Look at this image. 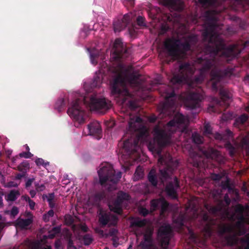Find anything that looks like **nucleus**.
Instances as JSON below:
<instances>
[{
  "mask_svg": "<svg viewBox=\"0 0 249 249\" xmlns=\"http://www.w3.org/2000/svg\"><path fill=\"white\" fill-rule=\"evenodd\" d=\"M186 123L187 119L185 117L180 113H177L173 119L166 124L164 129L160 128L158 125L154 128V141L148 143V148L150 151L159 156V162L165 164L162 168L160 169L159 174V178L163 184L168 179L170 178L174 168L171 165L173 159L171 156L168 157V161H167L161 155L162 149L170 144L171 135L178 128L182 127V131L186 129Z\"/></svg>",
  "mask_w": 249,
  "mask_h": 249,
  "instance_id": "f03ea898",
  "label": "nucleus"
},
{
  "mask_svg": "<svg viewBox=\"0 0 249 249\" xmlns=\"http://www.w3.org/2000/svg\"><path fill=\"white\" fill-rule=\"evenodd\" d=\"M224 45L222 42L217 40L215 47L212 46H206L204 50V54L196 58V62L202 67L200 69V73L198 76L192 77L194 73V69L189 63H182L179 66L178 73L174 74L170 80L173 85H180L189 82L190 85L199 84L204 80L203 74L208 71L214 64L213 59L219 49H222Z\"/></svg>",
  "mask_w": 249,
  "mask_h": 249,
  "instance_id": "20e7f679",
  "label": "nucleus"
},
{
  "mask_svg": "<svg viewBox=\"0 0 249 249\" xmlns=\"http://www.w3.org/2000/svg\"><path fill=\"white\" fill-rule=\"evenodd\" d=\"M243 143L247 146L246 147V151L247 154L249 155V140L247 139H243Z\"/></svg>",
  "mask_w": 249,
  "mask_h": 249,
  "instance_id": "774afa93",
  "label": "nucleus"
},
{
  "mask_svg": "<svg viewBox=\"0 0 249 249\" xmlns=\"http://www.w3.org/2000/svg\"><path fill=\"white\" fill-rule=\"evenodd\" d=\"M89 134L99 137L102 133V129L100 123L98 122H93L87 126Z\"/></svg>",
  "mask_w": 249,
  "mask_h": 249,
  "instance_id": "aec40b11",
  "label": "nucleus"
},
{
  "mask_svg": "<svg viewBox=\"0 0 249 249\" xmlns=\"http://www.w3.org/2000/svg\"><path fill=\"white\" fill-rule=\"evenodd\" d=\"M244 208L242 205H239L236 209V212L238 213L236 215V219L238 221H246L245 218L243 215Z\"/></svg>",
  "mask_w": 249,
  "mask_h": 249,
  "instance_id": "72a5a7b5",
  "label": "nucleus"
},
{
  "mask_svg": "<svg viewBox=\"0 0 249 249\" xmlns=\"http://www.w3.org/2000/svg\"><path fill=\"white\" fill-rule=\"evenodd\" d=\"M211 178L213 180L219 181L222 178V176L219 174L213 173L211 174Z\"/></svg>",
  "mask_w": 249,
  "mask_h": 249,
  "instance_id": "13d9d810",
  "label": "nucleus"
},
{
  "mask_svg": "<svg viewBox=\"0 0 249 249\" xmlns=\"http://www.w3.org/2000/svg\"><path fill=\"white\" fill-rule=\"evenodd\" d=\"M35 163L37 166H42L45 168L49 164V162L48 161L45 162L42 158L36 159L35 160Z\"/></svg>",
  "mask_w": 249,
  "mask_h": 249,
  "instance_id": "49530a36",
  "label": "nucleus"
},
{
  "mask_svg": "<svg viewBox=\"0 0 249 249\" xmlns=\"http://www.w3.org/2000/svg\"><path fill=\"white\" fill-rule=\"evenodd\" d=\"M104 192H99L91 196L89 198V203L93 206L99 207L101 201L105 198Z\"/></svg>",
  "mask_w": 249,
  "mask_h": 249,
  "instance_id": "412c9836",
  "label": "nucleus"
},
{
  "mask_svg": "<svg viewBox=\"0 0 249 249\" xmlns=\"http://www.w3.org/2000/svg\"><path fill=\"white\" fill-rule=\"evenodd\" d=\"M65 222L68 226H71V229L74 231H77V225L74 224V219L71 215H67L65 216Z\"/></svg>",
  "mask_w": 249,
  "mask_h": 249,
  "instance_id": "a878e982",
  "label": "nucleus"
},
{
  "mask_svg": "<svg viewBox=\"0 0 249 249\" xmlns=\"http://www.w3.org/2000/svg\"><path fill=\"white\" fill-rule=\"evenodd\" d=\"M184 221L185 215L183 214H179L174 221L179 226L182 227L184 225Z\"/></svg>",
  "mask_w": 249,
  "mask_h": 249,
  "instance_id": "ea45409f",
  "label": "nucleus"
},
{
  "mask_svg": "<svg viewBox=\"0 0 249 249\" xmlns=\"http://www.w3.org/2000/svg\"><path fill=\"white\" fill-rule=\"evenodd\" d=\"M215 13V10H208L204 13V17L208 23L202 33V36L204 40L208 42L206 46L215 47L217 40L221 41L224 45L223 48L219 49L214 56V64L212 66L213 69L210 73L212 89L213 90L217 91L219 83L222 78L230 77L234 71V69L230 67L224 70L221 69L219 66L221 63L219 59H225L229 62L235 58L243 50L249 46V40L244 42L242 41L226 47L224 40L215 31L217 27Z\"/></svg>",
  "mask_w": 249,
  "mask_h": 249,
  "instance_id": "f257e3e1",
  "label": "nucleus"
},
{
  "mask_svg": "<svg viewBox=\"0 0 249 249\" xmlns=\"http://www.w3.org/2000/svg\"><path fill=\"white\" fill-rule=\"evenodd\" d=\"M193 142L196 144H200L203 142V138L197 133H194L192 134Z\"/></svg>",
  "mask_w": 249,
  "mask_h": 249,
  "instance_id": "c9c22d12",
  "label": "nucleus"
},
{
  "mask_svg": "<svg viewBox=\"0 0 249 249\" xmlns=\"http://www.w3.org/2000/svg\"><path fill=\"white\" fill-rule=\"evenodd\" d=\"M147 179L150 184L153 187H157L158 185V178L155 169L150 170L147 175Z\"/></svg>",
  "mask_w": 249,
  "mask_h": 249,
  "instance_id": "b1692460",
  "label": "nucleus"
},
{
  "mask_svg": "<svg viewBox=\"0 0 249 249\" xmlns=\"http://www.w3.org/2000/svg\"><path fill=\"white\" fill-rule=\"evenodd\" d=\"M160 206L161 208V211L162 213L165 212L168 208L169 203L163 198H161Z\"/></svg>",
  "mask_w": 249,
  "mask_h": 249,
  "instance_id": "c03bdc74",
  "label": "nucleus"
},
{
  "mask_svg": "<svg viewBox=\"0 0 249 249\" xmlns=\"http://www.w3.org/2000/svg\"><path fill=\"white\" fill-rule=\"evenodd\" d=\"M140 213L143 216H146L149 213V211L145 208H142L140 210Z\"/></svg>",
  "mask_w": 249,
  "mask_h": 249,
  "instance_id": "e2e57ef3",
  "label": "nucleus"
},
{
  "mask_svg": "<svg viewBox=\"0 0 249 249\" xmlns=\"http://www.w3.org/2000/svg\"><path fill=\"white\" fill-rule=\"evenodd\" d=\"M233 137L232 132L229 129H227L223 133H215L214 135V138L217 140L228 141Z\"/></svg>",
  "mask_w": 249,
  "mask_h": 249,
  "instance_id": "4be33fe9",
  "label": "nucleus"
},
{
  "mask_svg": "<svg viewBox=\"0 0 249 249\" xmlns=\"http://www.w3.org/2000/svg\"><path fill=\"white\" fill-rule=\"evenodd\" d=\"M82 104L87 105L92 110H97L104 112L111 107V102L105 98H98L96 95H92L88 103L85 98L82 100L76 99L73 101L69 107L67 113L72 118L77 121L79 124L85 123L86 112L82 109Z\"/></svg>",
  "mask_w": 249,
  "mask_h": 249,
  "instance_id": "39448f33",
  "label": "nucleus"
},
{
  "mask_svg": "<svg viewBox=\"0 0 249 249\" xmlns=\"http://www.w3.org/2000/svg\"><path fill=\"white\" fill-rule=\"evenodd\" d=\"M18 209L16 206H14L11 209L10 214L11 216L14 217L18 214Z\"/></svg>",
  "mask_w": 249,
  "mask_h": 249,
  "instance_id": "052dcab7",
  "label": "nucleus"
},
{
  "mask_svg": "<svg viewBox=\"0 0 249 249\" xmlns=\"http://www.w3.org/2000/svg\"><path fill=\"white\" fill-rule=\"evenodd\" d=\"M153 233V230L147 228L143 234V241L140 243V246L142 249H150L152 246L153 239L152 235Z\"/></svg>",
  "mask_w": 249,
  "mask_h": 249,
  "instance_id": "a211bd4d",
  "label": "nucleus"
},
{
  "mask_svg": "<svg viewBox=\"0 0 249 249\" xmlns=\"http://www.w3.org/2000/svg\"><path fill=\"white\" fill-rule=\"evenodd\" d=\"M129 107L132 110H135L138 107L136 102L134 101L130 100L128 103Z\"/></svg>",
  "mask_w": 249,
  "mask_h": 249,
  "instance_id": "4d7b16f0",
  "label": "nucleus"
},
{
  "mask_svg": "<svg viewBox=\"0 0 249 249\" xmlns=\"http://www.w3.org/2000/svg\"><path fill=\"white\" fill-rule=\"evenodd\" d=\"M54 247L55 249H62V243L60 239H57L55 241Z\"/></svg>",
  "mask_w": 249,
  "mask_h": 249,
  "instance_id": "0e129e2a",
  "label": "nucleus"
},
{
  "mask_svg": "<svg viewBox=\"0 0 249 249\" xmlns=\"http://www.w3.org/2000/svg\"><path fill=\"white\" fill-rule=\"evenodd\" d=\"M19 156L20 158L28 159L31 158L32 157H33V154H32L30 151L22 152L19 154Z\"/></svg>",
  "mask_w": 249,
  "mask_h": 249,
  "instance_id": "603ef678",
  "label": "nucleus"
},
{
  "mask_svg": "<svg viewBox=\"0 0 249 249\" xmlns=\"http://www.w3.org/2000/svg\"><path fill=\"white\" fill-rule=\"evenodd\" d=\"M221 203L222 202L217 206L208 207L206 208L210 213L213 214H216L222 210Z\"/></svg>",
  "mask_w": 249,
  "mask_h": 249,
  "instance_id": "f704fd0d",
  "label": "nucleus"
},
{
  "mask_svg": "<svg viewBox=\"0 0 249 249\" xmlns=\"http://www.w3.org/2000/svg\"><path fill=\"white\" fill-rule=\"evenodd\" d=\"M131 20V18L130 16L127 14H125L123 18L121 20V21L123 22V25L122 28H126V27L128 25Z\"/></svg>",
  "mask_w": 249,
  "mask_h": 249,
  "instance_id": "a18cd8bd",
  "label": "nucleus"
},
{
  "mask_svg": "<svg viewBox=\"0 0 249 249\" xmlns=\"http://www.w3.org/2000/svg\"><path fill=\"white\" fill-rule=\"evenodd\" d=\"M43 240L26 239L20 245L15 246L13 249H52L51 246L42 244Z\"/></svg>",
  "mask_w": 249,
  "mask_h": 249,
  "instance_id": "ddd939ff",
  "label": "nucleus"
},
{
  "mask_svg": "<svg viewBox=\"0 0 249 249\" xmlns=\"http://www.w3.org/2000/svg\"><path fill=\"white\" fill-rule=\"evenodd\" d=\"M163 5L166 6L172 7L176 4L175 0H163Z\"/></svg>",
  "mask_w": 249,
  "mask_h": 249,
  "instance_id": "3c124183",
  "label": "nucleus"
},
{
  "mask_svg": "<svg viewBox=\"0 0 249 249\" xmlns=\"http://www.w3.org/2000/svg\"><path fill=\"white\" fill-rule=\"evenodd\" d=\"M184 41L181 42L179 39H168L164 42V47L168 54L174 58L178 57L180 54H185L191 50V44H195L197 40L196 35H190L182 37Z\"/></svg>",
  "mask_w": 249,
  "mask_h": 249,
  "instance_id": "0eeeda50",
  "label": "nucleus"
},
{
  "mask_svg": "<svg viewBox=\"0 0 249 249\" xmlns=\"http://www.w3.org/2000/svg\"><path fill=\"white\" fill-rule=\"evenodd\" d=\"M139 139L126 140L124 141L123 148L126 153L131 155L136 152L139 147Z\"/></svg>",
  "mask_w": 249,
  "mask_h": 249,
  "instance_id": "f3484780",
  "label": "nucleus"
},
{
  "mask_svg": "<svg viewBox=\"0 0 249 249\" xmlns=\"http://www.w3.org/2000/svg\"><path fill=\"white\" fill-rule=\"evenodd\" d=\"M180 188V181L177 177H174L173 180L166 183L165 192L167 195L173 199L178 197L177 191Z\"/></svg>",
  "mask_w": 249,
  "mask_h": 249,
  "instance_id": "dca6fc26",
  "label": "nucleus"
},
{
  "mask_svg": "<svg viewBox=\"0 0 249 249\" xmlns=\"http://www.w3.org/2000/svg\"><path fill=\"white\" fill-rule=\"evenodd\" d=\"M77 230H81L83 232H86L88 231L89 228L85 224H80L77 225Z\"/></svg>",
  "mask_w": 249,
  "mask_h": 249,
  "instance_id": "5fc2aeb1",
  "label": "nucleus"
},
{
  "mask_svg": "<svg viewBox=\"0 0 249 249\" xmlns=\"http://www.w3.org/2000/svg\"><path fill=\"white\" fill-rule=\"evenodd\" d=\"M198 2L203 7L215 6L217 4V0H198Z\"/></svg>",
  "mask_w": 249,
  "mask_h": 249,
  "instance_id": "c85d7f7f",
  "label": "nucleus"
},
{
  "mask_svg": "<svg viewBox=\"0 0 249 249\" xmlns=\"http://www.w3.org/2000/svg\"><path fill=\"white\" fill-rule=\"evenodd\" d=\"M35 185L36 189L37 192H42L45 189V186L44 184H39L37 182H35Z\"/></svg>",
  "mask_w": 249,
  "mask_h": 249,
  "instance_id": "6e6d98bb",
  "label": "nucleus"
},
{
  "mask_svg": "<svg viewBox=\"0 0 249 249\" xmlns=\"http://www.w3.org/2000/svg\"><path fill=\"white\" fill-rule=\"evenodd\" d=\"M219 94L222 100L226 101L231 98V93L225 89H221L219 91Z\"/></svg>",
  "mask_w": 249,
  "mask_h": 249,
  "instance_id": "c756f323",
  "label": "nucleus"
},
{
  "mask_svg": "<svg viewBox=\"0 0 249 249\" xmlns=\"http://www.w3.org/2000/svg\"><path fill=\"white\" fill-rule=\"evenodd\" d=\"M204 134L205 135H212L214 137V134L212 133V128L209 124H206L204 125Z\"/></svg>",
  "mask_w": 249,
  "mask_h": 249,
  "instance_id": "37998d69",
  "label": "nucleus"
},
{
  "mask_svg": "<svg viewBox=\"0 0 249 249\" xmlns=\"http://www.w3.org/2000/svg\"><path fill=\"white\" fill-rule=\"evenodd\" d=\"M111 219L116 221L117 218L114 215H112L109 213L100 210L99 213V222L102 227H105L110 221Z\"/></svg>",
  "mask_w": 249,
  "mask_h": 249,
  "instance_id": "6ab92c4d",
  "label": "nucleus"
},
{
  "mask_svg": "<svg viewBox=\"0 0 249 249\" xmlns=\"http://www.w3.org/2000/svg\"><path fill=\"white\" fill-rule=\"evenodd\" d=\"M245 223L244 221L237 220L235 226L230 224H220L218 226V233L225 245L232 246L237 244V236L243 235L246 232Z\"/></svg>",
  "mask_w": 249,
  "mask_h": 249,
  "instance_id": "423d86ee",
  "label": "nucleus"
},
{
  "mask_svg": "<svg viewBox=\"0 0 249 249\" xmlns=\"http://www.w3.org/2000/svg\"><path fill=\"white\" fill-rule=\"evenodd\" d=\"M164 88L161 95L164 97L165 102L160 104L158 107V118L161 119L172 116L175 109L176 94L174 89L169 86H165Z\"/></svg>",
  "mask_w": 249,
  "mask_h": 249,
  "instance_id": "6e6552de",
  "label": "nucleus"
},
{
  "mask_svg": "<svg viewBox=\"0 0 249 249\" xmlns=\"http://www.w3.org/2000/svg\"><path fill=\"white\" fill-rule=\"evenodd\" d=\"M123 22L121 21L120 20H118L114 23L113 26L115 32H119L125 28H122V26L123 25Z\"/></svg>",
  "mask_w": 249,
  "mask_h": 249,
  "instance_id": "58836bf2",
  "label": "nucleus"
},
{
  "mask_svg": "<svg viewBox=\"0 0 249 249\" xmlns=\"http://www.w3.org/2000/svg\"><path fill=\"white\" fill-rule=\"evenodd\" d=\"M172 236V229L170 225L162 226L159 229L157 239L163 249H167Z\"/></svg>",
  "mask_w": 249,
  "mask_h": 249,
  "instance_id": "9d476101",
  "label": "nucleus"
},
{
  "mask_svg": "<svg viewBox=\"0 0 249 249\" xmlns=\"http://www.w3.org/2000/svg\"><path fill=\"white\" fill-rule=\"evenodd\" d=\"M130 196L127 193L122 191H119L116 199L111 204L109 205V208L111 211L121 214L123 212L122 204L124 201H128L130 199Z\"/></svg>",
  "mask_w": 249,
  "mask_h": 249,
  "instance_id": "f8f14e48",
  "label": "nucleus"
},
{
  "mask_svg": "<svg viewBox=\"0 0 249 249\" xmlns=\"http://www.w3.org/2000/svg\"><path fill=\"white\" fill-rule=\"evenodd\" d=\"M100 183L102 186H106L107 181L116 184L121 178L122 173H116L111 165L106 164L98 171Z\"/></svg>",
  "mask_w": 249,
  "mask_h": 249,
  "instance_id": "1a4fd4ad",
  "label": "nucleus"
},
{
  "mask_svg": "<svg viewBox=\"0 0 249 249\" xmlns=\"http://www.w3.org/2000/svg\"><path fill=\"white\" fill-rule=\"evenodd\" d=\"M19 195V193L18 191L12 190L7 195V200L12 201H15L17 198V196Z\"/></svg>",
  "mask_w": 249,
  "mask_h": 249,
  "instance_id": "4c0bfd02",
  "label": "nucleus"
},
{
  "mask_svg": "<svg viewBox=\"0 0 249 249\" xmlns=\"http://www.w3.org/2000/svg\"><path fill=\"white\" fill-rule=\"evenodd\" d=\"M17 168L19 171L26 173L27 170L30 168L29 163L28 161L24 160L18 166Z\"/></svg>",
  "mask_w": 249,
  "mask_h": 249,
  "instance_id": "2f4dec72",
  "label": "nucleus"
},
{
  "mask_svg": "<svg viewBox=\"0 0 249 249\" xmlns=\"http://www.w3.org/2000/svg\"><path fill=\"white\" fill-rule=\"evenodd\" d=\"M160 200H161V198L156 199H152L151 200V201H150L151 207L154 211L158 209L159 207L160 206V201H161Z\"/></svg>",
  "mask_w": 249,
  "mask_h": 249,
  "instance_id": "79ce46f5",
  "label": "nucleus"
},
{
  "mask_svg": "<svg viewBox=\"0 0 249 249\" xmlns=\"http://www.w3.org/2000/svg\"><path fill=\"white\" fill-rule=\"evenodd\" d=\"M204 230L209 236L211 235L212 233V228L210 225H207L206 227L204 228Z\"/></svg>",
  "mask_w": 249,
  "mask_h": 249,
  "instance_id": "338daca9",
  "label": "nucleus"
},
{
  "mask_svg": "<svg viewBox=\"0 0 249 249\" xmlns=\"http://www.w3.org/2000/svg\"><path fill=\"white\" fill-rule=\"evenodd\" d=\"M137 24L139 26L146 27V25L145 22V18L142 16H138L136 19Z\"/></svg>",
  "mask_w": 249,
  "mask_h": 249,
  "instance_id": "8fccbe9b",
  "label": "nucleus"
},
{
  "mask_svg": "<svg viewBox=\"0 0 249 249\" xmlns=\"http://www.w3.org/2000/svg\"><path fill=\"white\" fill-rule=\"evenodd\" d=\"M242 244L238 249H249V234H246L241 239Z\"/></svg>",
  "mask_w": 249,
  "mask_h": 249,
  "instance_id": "7c9ffc66",
  "label": "nucleus"
},
{
  "mask_svg": "<svg viewBox=\"0 0 249 249\" xmlns=\"http://www.w3.org/2000/svg\"><path fill=\"white\" fill-rule=\"evenodd\" d=\"M213 152V149L211 148L209 150L200 149V154L196 152H192L190 153L189 162L195 167L200 168L203 164V158L201 155L206 158H210L212 156V154Z\"/></svg>",
  "mask_w": 249,
  "mask_h": 249,
  "instance_id": "9b49d317",
  "label": "nucleus"
},
{
  "mask_svg": "<svg viewBox=\"0 0 249 249\" xmlns=\"http://www.w3.org/2000/svg\"><path fill=\"white\" fill-rule=\"evenodd\" d=\"M56 234H54V233L52 231H49L48 235L43 236V240H46L47 238L53 239V238Z\"/></svg>",
  "mask_w": 249,
  "mask_h": 249,
  "instance_id": "680f3d73",
  "label": "nucleus"
},
{
  "mask_svg": "<svg viewBox=\"0 0 249 249\" xmlns=\"http://www.w3.org/2000/svg\"><path fill=\"white\" fill-rule=\"evenodd\" d=\"M33 222L31 218L22 219L18 218L15 222V225L17 227L21 229H26Z\"/></svg>",
  "mask_w": 249,
  "mask_h": 249,
  "instance_id": "5701e85b",
  "label": "nucleus"
},
{
  "mask_svg": "<svg viewBox=\"0 0 249 249\" xmlns=\"http://www.w3.org/2000/svg\"><path fill=\"white\" fill-rule=\"evenodd\" d=\"M78 239L79 240H82L84 242V244L85 246L89 245L93 241V238L89 234H86L84 236L78 235Z\"/></svg>",
  "mask_w": 249,
  "mask_h": 249,
  "instance_id": "bb28decb",
  "label": "nucleus"
},
{
  "mask_svg": "<svg viewBox=\"0 0 249 249\" xmlns=\"http://www.w3.org/2000/svg\"><path fill=\"white\" fill-rule=\"evenodd\" d=\"M248 120V115L245 114H243L236 119V122L237 123L244 124Z\"/></svg>",
  "mask_w": 249,
  "mask_h": 249,
  "instance_id": "09e8293b",
  "label": "nucleus"
},
{
  "mask_svg": "<svg viewBox=\"0 0 249 249\" xmlns=\"http://www.w3.org/2000/svg\"><path fill=\"white\" fill-rule=\"evenodd\" d=\"M66 107V102L64 98H59L57 100L54 105V108L60 112Z\"/></svg>",
  "mask_w": 249,
  "mask_h": 249,
  "instance_id": "393cba45",
  "label": "nucleus"
},
{
  "mask_svg": "<svg viewBox=\"0 0 249 249\" xmlns=\"http://www.w3.org/2000/svg\"><path fill=\"white\" fill-rule=\"evenodd\" d=\"M225 147L229 151V155L231 157H233L235 155V148L229 141L225 144Z\"/></svg>",
  "mask_w": 249,
  "mask_h": 249,
  "instance_id": "473e14b6",
  "label": "nucleus"
},
{
  "mask_svg": "<svg viewBox=\"0 0 249 249\" xmlns=\"http://www.w3.org/2000/svg\"><path fill=\"white\" fill-rule=\"evenodd\" d=\"M146 224V221L145 219L141 220L137 218L131 222V227L142 228L145 226Z\"/></svg>",
  "mask_w": 249,
  "mask_h": 249,
  "instance_id": "cd10ccee",
  "label": "nucleus"
},
{
  "mask_svg": "<svg viewBox=\"0 0 249 249\" xmlns=\"http://www.w3.org/2000/svg\"><path fill=\"white\" fill-rule=\"evenodd\" d=\"M28 199L30 209L32 210H34L35 206L36 205L35 202L33 200H32L30 197H28Z\"/></svg>",
  "mask_w": 249,
  "mask_h": 249,
  "instance_id": "69168bd1",
  "label": "nucleus"
},
{
  "mask_svg": "<svg viewBox=\"0 0 249 249\" xmlns=\"http://www.w3.org/2000/svg\"><path fill=\"white\" fill-rule=\"evenodd\" d=\"M102 77H101L100 73L97 74L96 73L95 75L94 76L92 85L94 87H99L100 84L102 83Z\"/></svg>",
  "mask_w": 249,
  "mask_h": 249,
  "instance_id": "e433bc0d",
  "label": "nucleus"
},
{
  "mask_svg": "<svg viewBox=\"0 0 249 249\" xmlns=\"http://www.w3.org/2000/svg\"><path fill=\"white\" fill-rule=\"evenodd\" d=\"M99 56V53L96 51H93L90 53V58L91 62L94 65H96L98 62L96 59Z\"/></svg>",
  "mask_w": 249,
  "mask_h": 249,
  "instance_id": "a19ab883",
  "label": "nucleus"
},
{
  "mask_svg": "<svg viewBox=\"0 0 249 249\" xmlns=\"http://www.w3.org/2000/svg\"><path fill=\"white\" fill-rule=\"evenodd\" d=\"M128 55V51L122 40L120 38L116 39L113 45L112 58L117 64L110 69L112 73L110 81V88L111 93L113 95H121L127 83L134 86L139 84V80L141 75L134 71L131 72L121 61L122 59L127 57Z\"/></svg>",
  "mask_w": 249,
  "mask_h": 249,
  "instance_id": "7ed1b4c3",
  "label": "nucleus"
},
{
  "mask_svg": "<svg viewBox=\"0 0 249 249\" xmlns=\"http://www.w3.org/2000/svg\"><path fill=\"white\" fill-rule=\"evenodd\" d=\"M143 175V171L141 169H139V167H137L136 171L135 172V176L137 179H139L142 177Z\"/></svg>",
  "mask_w": 249,
  "mask_h": 249,
  "instance_id": "864d4df0",
  "label": "nucleus"
},
{
  "mask_svg": "<svg viewBox=\"0 0 249 249\" xmlns=\"http://www.w3.org/2000/svg\"><path fill=\"white\" fill-rule=\"evenodd\" d=\"M54 215L53 211L51 209L49 210L47 213H45L43 215V220L44 222H47L50 220V218Z\"/></svg>",
  "mask_w": 249,
  "mask_h": 249,
  "instance_id": "de8ad7c7",
  "label": "nucleus"
},
{
  "mask_svg": "<svg viewBox=\"0 0 249 249\" xmlns=\"http://www.w3.org/2000/svg\"><path fill=\"white\" fill-rule=\"evenodd\" d=\"M118 230L115 228H111L109 230L108 235L110 236L115 237L117 236Z\"/></svg>",
  "mask_w": 249,
  "mask_h": 249,
  "instance_id": "bf43d9fd",
  "label": "nucleus"
},
{
  "mask_svg": "<svg viewBox=\"0 0 249 249\" xmlns=\"http://www.w3.org/2000/svg\"><path fill=\"white\" fill-rule=\"evenodd\" d=\"M201 96L200 94L195 92H189L184 98V104L186 107L193 109L200 107Z\"/></svg>",
  "mask_w": 249,
  "mask_h": 249,
  "instance_id": "2eb2a0df",
  "label": "nucleus"
},
{
  "mask_svg": "<svg viewBox=\"0 0 249 249\" xmlns=\"http://www.w3.org/2000/svg\"><path fill=\"white\" fill-rule=\"evenodd\" d=\"M142 122V119L139 116L130 117L128 122V128L131 131H138L139 137L142 138L147 136L148 130L144 126L138 127L139 124Z\"/></svg>",
  "mask_w": 249,
  "mask_h": 249,
  "instance_id": "4468645a",
  "label": "nucleus"
}]
</instances>
